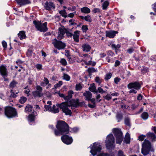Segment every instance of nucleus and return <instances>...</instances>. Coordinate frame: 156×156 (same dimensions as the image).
Masks as SVG:
<instances>
[{
	"mask_svg": "<svg viewBox=\"0 0 156 156\" xmlns=\"http://www.w3.org/2000/svg\"><path fill=\"white\" fill-rule=\"evenodd\" d=\"M148 113L146 112L143 113L141 115V118L144 120L147 119L148 118Z\"/></svg>",
	"mask_w": 156,
	"mask_h": 156,
	"instance_id": "obj_31",
	"label": "nucleus"
},
{
	"mask_svg": "<svg viewBox=\"0 0 156 156\" xmlns=\"http://www.w3.org/2000/svg\"><path fill=\"white\" fill-rule=\"evenodd\" d=\"M59 106L60 105L59 104L57 105L56 106L54 105L52 108H51V112L54 113H58L59 112L58 107H59Z\"/></svg>",
	"mask_w": 156,
	"mask_h": 156,
	"instance_id": "obj_22",
	"label": "nucleus"
},
{
	"mask_svg": "<svg viewBox=\"0 0 156 156\" xmlns=\"http://www.w3.org/2000/svg\"><path fill=\"white\" fill-rule=\"evenodd\" d=\"M109 5V2L108 1L105 2L103 4L102 6L103 8L104 9H107V6Z\"/></svg>",
	"mask_w": 156,
	"mask_h": 156,
	"instance_id": "obj_39",
	"label": "nucleus"
},
{
	"mask_svg": "<svg viewBox=\"0 0 156 156\" xmlns=\"http://www.w3.org/2000/svg\"><path fill=\"white\" fill-rule=\"evenodd\" d=\"M81 47L83 51L85 52L90 51L91 48L90 45L88 44H83Z\"/></svg>",
	"mask_w": 156,
	"mask_h": 156,
	"instance_id": "obj_19",
	"label": "nucleus"
},
{
	"mask_svg": "<svg viewBox=\"0 0 156 156\" xmlns=\"http://www.w3.org/2000/svg\"><path fill=\"white\" fill-rule=\"evenodd\" d=\"M74 13H69V14L68 15H67V16H68L69 17L72 18L74 16Z\"/></svg>",
	"mask_w": 156,
	"mask_h": 156,
	"instance_id": "obj_62",
	"label": "nucleus"
},
{
	"mask_svg": "<svg viewBox=\"0 0 156 156\" xmlns=\"http://www.w3.org/2000/svg\"><path fill=\"white\" fill-rule=\"evenodd\" d=\"M44 6L45 9L48 10H50L51 9L55 8V5L52 2H46Z\"/></svg>",
	"mask_w": 156,
	"mask_h": 156,
	"instance_id": "obj_16",
	"label": "nucleus"
},
{
	"mask_svg": "<svg viewBox=\"0 0 156 156\" xmlns=\"http://www.w3.org/2000/svg\"><path fill=\"white\" fill-rule=\"evenodd\" d=\"M16 82L15 81H13L10 83V87L13 88L16 86Z\"/></svg>",
	"mask_w": 156,
	"mask_h": 156,
	"instance_id": "obj_49",
	"label": "nucleus"
},
{
	"mask_svg": "<svg viewBox=\"0 0 156 156\" xmlns=\"http://www.w3.org/2000/svg\"><path fill=\"white\" fill-rule=\"evenodd\" d=\"M125 123L126 126H130V119L128 118H126L125 119Z\"/></svg>",
	"mask_w": 156,
	"mask_h": 156,
	"instance_id": "obj_38",
	"label": "nucleus"
},
{
	"mask_svg": "<svg viewBox=\"0 0 156 156\" xmlns=\"http://www.w3.org/2000/svg\"><path fill=\"white\" fill-rule=\"evenodd\" d=\"M130 135L128 133H127L125 136L124 142L126 144H129L130 142Z\"/></svg>",
	"mask_w": 156,
	"mask_h": 156,
	"instance_id": "obj_29",
	"label": "nucleus"
},
{
	"mask_svg": "<svg viewBox=\"0 0 156 156\" xmlns=\"http://www.w3.org/2000/svg\"><path fill=\"white\" fill-rule=\"evenodd\" d=\"M82 30L83 32H86L88 30L87 26V25H83L82 26Z\"/></svg>",
	"mask_w": 156,
	"mask_h": 156,
	"instance_id": "obj_40",
	"label": "nucleus"
},
{
	"mask_svg": "<svg viewBox=\"0 0 156 156\" xmlns=\"http://www.w3.org/2000/svg\"><path fill=\"white\" fill-rule=\"evenodd\" d=\"M112 74L111 73H109L108 74H107L105 76V79L106 80H108L109 79H110L112 76Z\"/></svg>",
	"mask_w": 156,
	"mask_h": 156,
	"instance_id": "obj_47",
	"label": "nucleus"
},
{
	"mask_svg": "<svg viewBox=\"0 0 156 156\" xmlns=\"http://www.w3.org/2000/svg\"><path fill=\"white\" fill-rule=\"evenodd\" d=\"M62 142L67 144H71L73 142V139L67 135L62 136L61 138Z\"/></svg>",
	"mask_w": 156,
	"mask_h": 156,
	"instance_id": "obj_14",
	"label": "nucleus"
},
{
	"mask_svg": "<svg viewBox=\"0 0 156 156\" xmlns=\"http://www.w3.org/2000/svg\"><path fill=\"white\" fill-rule=\"evenodd\" d=\"M60 62L63 65L65 66L67 64L66 61V60L64 58H62Z\"/></svg>",
	"mask_w": 156,
	"mask_h": 156,
	"instance_id": "obj_45",
	"label": "nucleus"
},
{
	"mask_svg": "<svg viewBox=\"0 0 156 156\" xmlns=\"http://www.w3.org/2000/svg\"><path fill=\"white\" fill-rule=\"evenodd\" d=\"M62 81H60L58 83H57L55 85V87L56 88L60 87L62 85Z\"/></svg>",
	"mask_w": 156,
	"mask_h": 156,
	"instance_id": "obj_46",
	"label": "nucleus"
},
{
	"mask_svg": "<svg viewBox=\"0 0 156 156\" xmlns=\"http://www.w3.org/2000/svg\"><path fill=\"white\" fill-rule=\"evenodd\" d=\"M101 149V146L98 144L94 143L92 147L90 152L94 156L96 154L97 152H99Z\"/></svg>",
	"mask_w": 156,
	"mask_h": 156,
	"instance_id": "obj_12",
	"label": "nucleus"
},
{
	"mask_svg": "<svg viewBox=\"0 0 156 156\" xmlns=\"http://www.w3.org/2000/svg\"><path fill=\"white\" fill-rule=\"evenodd\" d=\"M121 108L123 109H127L128 108L127 106H126L125 105H123L121 106Z\"/></svg>",
	"mask_w": 156,
	"mask_h": 156,
	"instance_id": "obj_59",
	"label": "nucleus"
},
{
	"mask_svg": "<svg viewBox=\"0 0 156 156\" xmlns=\"http://www.w3.org/2000/svg\"><path fill=\"white\" fill-rule=\"evenodd\" d=\"M62 78L63 79H64L66 81H68L70 80V77L68 75L66 74H64Z\"/></svg>",
	"mask_w": 156,
	"mask_h": 156,
	"instance_id": "obj_35",
	"label": "nucleus"
},
{
	"mask_svg": "<svg viewBox=\"0 0 156 156\" xmlns=\"http://www.w3.org/2000/svg\"><path fill=\"white\" fill-rule=\"evenodd\" d=\"M151 59L152 60L156 61V56H153L151 57Z\"/></svg>",
	"mask_w": 156,
	"mask_h": 156,
	"instance_id": "obj_63",
	"label": "nucleus"
},
{
	"mask_svg": "<svg viewBox=\"0 0 156 156\" xmlns=\"http://www.w3.org/2000/svg\"><path fill=\"white\" fill-rule=\"evenodd\" d=\"M101 97V96L100 95V94H98L97 96L96 97V99L98 101V102H100L101 101V99H100V100H99L98 101V100Z\"/></svg>",
	"mask_w": 156,
	"mask_h": 156,
	"instance_id": "obj_60",
	"label": "nucleus"
},
{
	"mask_svg": "<svg viewBox=\"0 0 156 156\" xmlns=\"http://www.w3.org/2000/svg\"><path fill=\"white\" fill-rule=\"evenodd\" d=\"M89 89L90 91L93 92L97 93L98 92L94 83L91 84Z\"/></svg>",
	"mask_w": 156,
	"mask_h": 156,
	"instance_id": "obj_25",
	"label": "nucleus"
},
{
	"mask_svg": "<svg viewBox=\"0 0 156 156\" xmlns=\"http://www.w3.org/2000/svg\"><path fill=\"white\" fill-rule=\"evenodd\" d=\"M82 57L83 58V59L78 60V62H83L85 64L87 65L91 64L92 61L91 60L92 58L90 57L89 55L87 54H83Z\"/></svg>",
	"mask_w": 156,
	"mask_h": 156,
	"instance_id": "obj_10",
	"label": "nucleus"
},
{
	"mask_svg": "<svg viewBox=\"0 0 156 156\" xmlns=\"http://www.w3.org/2000/svg\"><path fill=\"white\" fill-rule=\"evenodd\" d=\"M80 31L79 30L75 31L73 35V37L74 40L76 42L79 41V35Z\"/></svg>",
	"mask_w": 156,
	"mask_h": 156,
	"instance_id": "obj_21",
	"label": "nucleus"
},
{
	"mask_svg": "<svg viewBox=\"0 0 156 156\" xmlns=\"http://www.w3.org/2000/svg\"><path fill=\"white\" fill-rule=\"evenodd\" d=\"M0 72L2 76H7V71L5 66L3 65L0 66Z\"/></svg>",
	"mask_w": 156,
	"mask_h": 156,
	"instance_id": "obj_18",
	"label": "nucleus"
},
{
	"mask_svg": "<svg viewBox=\"0 0 156 156\" xmlns=\"http://www.w3.org/2000/svg\"><path fill=\"white\" fill-rule=\"evenodd\" d=\"M66 34L67 36L68 37H72V36H73V34L69 32H66Z\"/></svg>",
	"mask_w": 156,
	"mask_h": 156,
	"instance_id": "obj_64",
	"label": "nucleus"
},
{
	"mask_svg": "<svg viewBox=\"0 0 156 156\" xmlns=\"http://www.w3.org/2000/svg\"><path fill=\"white\" fill-rule=\"evenodd\" d=\"M143 94H139L137 97V100L139 101L143 99Z\"/></svg>",
	"mask_w": 156,
	"mask_h": 156,
	"instance_id": "obj_53",
	"label": "nucleus"
},
{
	"mask_svg": "<svg viewBox=\"0 0 156 156\" xmlns=\"http://www.w3.org/2000/svg\"><path fill=\"white\" fill-rule=\"evenodd\" d=\"M66 32V30L64 28L60 27L58 29V32L57 34V38L58 39H61L64 37V35Z\"/></svg>",
	"mask_w": 156,
	"mask_h": 156,
	"instance_id": "obj_15",
	"label": "nucleus"
},
{
	"mask_svg": "<svg viewBox=\"0 0 156 156\" xmlns=\"http://www.w3.org/2000/svg\"><path fill=\"white\" fill-rule=\"evenodd\" d=\"M111 46L112 48L115 49L116 52L117 51H116L118 50V49L120 47V46L119 44H118L116 45L115 44H112Z\"/></svg>",
	"mask_w": 156,
	"mask_h": 156,
	"instance_id": "obj_37",
	"label": "nucleus"
},
{
	"mask_svg": "<svg viewBox=\"0 0 156 156\" xmlns=\"http://www.w3.org/2000/svg\"><path fill=\"white\" fill-rule=\"evenodd\" d=\"M88 71L89 73H91L96 72V70L94 68H88Z\"/></svg>",
	"mask_w": 156,
	"mask_h": 156,
	"instance_id": "obj_44",
	"label": "nucleus"
},
{
	"mask_svg": "<svg viewBox=\"0 0 156 156\" xmlns=\"http://www.w3.org/2000/svg\"><path fill=\"white\" fill-rule=\"evenodd\" d=\"M142 84V83H139L137 82V90L140 89L141 87V85Z\"/></svg>",
	"mask_w": 156,
	"mask_h": 156,
	"instance_id": "obj_58",
	"label": "nucleus"
},
{
	"mask_svg": "<svg viewBox=\"0 0 156 156\" xmlns=\"http://www.w3.org/2000/svg\"><path fill=\"white\" fill-rule=\"evenodd\" d=\"M145 137V136L141 135L139 136V140L140 141H143Z\"/></svg>",
	"mask_w": 156,
	"mask_h": 156,
	"instance_id": "obj_54",
	"label": "nucleus"
},
{
	"mask_svg": "<svg viewBox=\"0 0 156 156\" xmlns=\"http://www.w3.org/2000/svg\"><path fill=\"white\" fill-rule=\"evenodd\" d=\"M120 80V78H119L118 77H116L114 79V82L116 84H117Z\"/></svg>",
	"mask_w": 156,
	"mask_h": 156,
	"instance_id": "obj_55",
	"label": "nucleus"
},
{
	"mask_svg": "<svg viewBox=\"0 0 156 156\" xmlns=\"http://www.w3.org/2000/svg\"><path fill=\"white\" fill-rule=\"evenodd\" d=\"M19 37L21 40L25 38L26 36L24 32L23 31H20L18 34Z\"/></svg>",
	"mask_w": 156,
	"mask_h": 156,
	"instance_id": "obj_30",
	"label": "nucleus"
},
{
	"mask_svg": "<svg viewBox=\"0 0 156 156\" xmlns=\"http://www.w3.org/2000/svg\"><path fill=\"white\" fill-rule=\"evenodd\" d=\"M56 127L58 129V131L55 129L54 131L55 134L56 136H58L59 134L62 135L68 134L69 132L68 125L63 121H58Z\"/></svg>",
	"mask_w": 156,
	"mask_h": 156,
	"instance_id": "obj_1",
	"label": "nucleus"
},
{
	"mask_svg": "<svg viewBox=\"0 0 156 156\" xmlns=\"http://www.w3.org/2000/svg\"><path fill=\"white\" fill-rule=\"evenodd\" d=\"M35 66L38 70L42 69V65L41 64H37Z\"/></svg>",
	"mask_w": 156,
	"mask_h": 156,
	"instance_id": "obj_50",
	"label": "nucleus"
},
{
	"mask_svg": "<svg viewBox=\"0 0 156 156\" xmlns=\"http://www.w3.org/2000/svg\"><path fill=\"white\" fill-rule=\"evenodd\" d=\"M17 3L20 5H25L30 3L29 0H16Z\"/></svg>",
	"mask_w": 156,
	"mask_h": 156,
	"instance_id": "obj_24",
	"label": "nucleus"
},
{
	"mask_svg": "<svg viewBox=\"0 0 156 156\" xmlns=\"http://www.w3.org/2000/svg\"><path fill=\"white\" fill-rule=\"evenodd\" d=\"M112 131L116 137V143L120 144L123 139L122 133L120 129L119 128H114Z\"/></svg>",
	"mask_w": 156,
	"mask_h": 156,
	"instance_id": "obj_4",
	"label": "nucleus"
},
{
	"mask_svg": "<svg viewBox=\"0 0 156 156\" xmlns=\"http://www.w3.org/2000/svg\"><path fill=\"white\" fill-rule=\"evenodd\" d=\"M95 80L96 82L98 83H101V81L100 78L98 77H97L96 78Z\"/></svg>",
	"mask_w": 156,
	"mask_h": 156,
	"instance_id": "obj_61",
	"label": "nucleus"
},
{
	"mask_svg": "<svg viewBox=\"0 0 156 156\" xmlns=\"http://www.w3.org/2000/svg\"><path fill=\"white\" fill-rule=\"evenodd\" d=\"M52 44L55 48L59 50L64 48L66 46L65 43L61 41H58L56 39L52 41Z\"/></svg>",
	"mask_w": 156,
	"mask_h": 156,
	"instance_id": "obj_8",
	"label": "nucleus"
},
{
	"mask_svg": "<svg viewBox=\"0 0 156 156\" xmlns=\"http://www.w3.org/2000/svg\"><path fill=\"white\" fill-rule=\"evenodd\" d=\"M33 23L38 30L43 32L46 31L48 30V28L47 27V22L41 23L40 22H37L36 21H34Z\"/></svg>",
	"mask_w": 156,
	"mask_h": 156,
	"instance_id": "obj_6",
	"label": "nucleus"
},
{
	"mask_svg": "<svg viewBox=\"0 0 156 156\" xmlns=\"http://www.w3.org/2000/svg\"><path fill=\"white\" fill-rule=\"evenodd\" d=\"M147 137L151 138L153 141H155L156 136L152 133L149 132L147 134Z\"/></svg>",
	"mask_w": 156,
	"mask_h": 156,
	"instance_id": "obj_23",
	"label": "nucleus"
},
{
	"mask_svg": "<svg viewBox=\"0 0 156 156\" xmlns=\"http://www.w3.org/2000/svg\"><path fill=\"white\" fill-rule=\"evenodd\" d=\"M104 98L108 100H109L112 98L111 96L109 94H107L104 97Z\"/></svg>",
	"mask_w": 156,
	"mask_h": 156,
	"instance_id": "obj_52",
	"label": "nucleus"
},
{
	"mask_svg": "<svg viewBox=\"0 0 156 156\" xmlns=\"http://www.w3.org/2000/svg\"><path fill=\"white\" fill-rule=\"evenodd\" d=\"M59 12L62 16L64 17L65 18H66L67 17L65 10L60 11Z\"/></svg>",
	"mask_w": 156,
	"mask_h": 156,
	"instance_id": "obj_36",
	"label": "nucleus"
},
{
	"mask_svg": "<svg viewBox=\"0 0 156 156\" xmlns=\"http://www.w3.org/2000/svg\"><path fill=\"white\" fill-rule=\"evenodd\" d=\"M34 120V116L32 115H29L28 117V120L32 121Z\"/></svg>",
	"mask_w": 156,
	"mask_h": 156,
	"instance_id": "obj_51",
	"label": "nucleus"
},
{
	"mask_svg": "<svg viewBox=\"0 0 156 156\" xmlns=\"http://www.w3.org/2000/svg\"><path fill=\"white\" fill-rule=\"evenodd\" d=\"M36 89L37 90L33 92V95L35 97H41L43 96L42 93V88L39 86H36Z\"/></svg>",
	"mask_w": 156,
	"mask_h": 156,
	"instance_id": "obj_13",
	"label": "nucleus"
},
{
	"mask_svg": "<svg viewBox=\"0 0 156 156\" xmlns=\"http://www.w3.org/2000/svg\"><path fill=\"white\" fill-rule=\"evenodd\" d=\"M118 33V32L115 31H106V36L110 38H113L115 36V34Z\"/></svg>",
	"mask_w": 156,
	"mask_h": 156,
	"instance_id": "obj_17",
	"label": "nucleus"
},
{
	"mask_svg": "<svg viewBox=\"0 0 156 156\" xmlns=\"http://www.w3.org/2000/svg\"><path fill=\"white\" fill-rule=\"evenodd\" d=\"M98 90L100 93L103 94L105 93V91L101 87H99L98 88Z\"/></svg>",
	"mask_w": 156,
	"mask_h": 156,
	"instance_id": "obj_48",
	"label": "nucleus"
},
{
	"mask_svg": "<svg viewBox=\"0 0 156 156\" xmlns=\"http://www.w3.org/2000/svg\"><path fill=\"white\" fill-rule=\"evenodd\" d=\"M73 94V91L72 90H70L68 92V94L67 96L64 97V99L67 100L70 99L72 97Z\"/></svg>",
	"mask_w": 156,
	"mask_h": 156,
	"instance_id": "obj_28",
	"label": "nucleus"
},
{
	"mask_svg": "<svg viewBox=\"0 0 156 156\" xmlns=\"http://www.w3.org/2000/svg\"><path fill=\"white\" fill-rule=\"evenodd\" d=\"M127 87L129 89L132 88L136 89V82L130 83L128 85Z\"/></svg>",
	"mask_w": 156,
	"mask_h": 156,
	"instance_id": "obj_27",
	"label": "nucleus"
},
{
	"mask_svg": "<svg viewBox=\"0 0 156 156\" xmlns=\"http://www.w3.org/2000/svg\"><path fill=\"white\" fill-rule=\"evenodd\" d=\"M27 100V98H26L24 97H21L20 100V102L21 104H23Z\"/></svg>",
	"mask_w": 156,
	"mask_h": 156,
	"instance_id": "obj_41",
	"label": "nucleus"
},
{
	"mask_svg": "<svg viewBox=\"0 0 156 156\" xmlns=\"http://www.w3.org/2000/svg\"><path fill=\"white\" fill-rule=\"evenodd\" d=\"M81 12L85 13H89L90 12V9L87 7H84L81 9Z\"/></svg>",
	"mask_w": 156,
	"mask_h": 156,
	"instance_id": "obj_26",
	"label": "nucleus"
},
{
	"mask_svg": "<svg viewBox=\"0 0 156 156\" xmlns=\"http://www.w3.org/2000/svg\"><path fill=\"white\" fill-rule=\"evenodd\" d=\"M68 101L69 103H70L69 104L72 109L77 108L79 105L81 106L84 104L83 102H79V100L78 99H72Z\"/></svg>",
	"mask_w": 156,
	"mask_h": 156,
	"instance_id": "obj_9",
	"label": "nucleus"
},
{
	"mask_svg": "<svg viewBox=\"0 0 156 156\" xmlns=\"http://www.w3.org/2000/svg\"><path fill=\"white\" fill-rule=\"evenodd\" d=\"M142 153L144 155L147 154L151 148V145L148 140H145L142 145Z\"/></svg>",
	"mask_w": 156,
	"mask_h": 156,
	"instance_id": "obj_5",
	"label": "nucleus"
},
{
	"mask_svg": "<svg viewBox=\"0 0 156 156\" xmlns=\"http://www.w3.org/2000/svg\"><path fill=\"white\" fill-rule=\"evenodd\" d=\"M69 104L70 103L67 101L62 102L60 105V108L66 115H70L72 113L71 110L70 109L71 106Z\"/></svg>",
	"mask_w": 156,
	"mask_h": 156,
	"instance_id": "obj_3",
	"label": "nucleus"
},
{
	"mask_svg": "<svg viewBox=\"0 0 156 156\" xmlns=\"http://www.w3.org/2000/svg\"><path fill=\"white\" fill-rule=\"evenodd\" d=\"M105 142L107 148H109L114 143V139L112 134H110L107 136Z\"/></svg>",
	"mask_w": 156,
	"mask_h": 156,
	"instance_id": "obj_11",
	"label": "nucleus"
},
{
	"mask_svg": "<svg viewBox=\"0 0 156 156\" xmlns=\"http://www.w3.org/2000/svg\"><path fill=\"white\" fill-rule=\"evenodd\" d=\"M84 96L85 97V99L86 100L89 101L92 97V94L90 91H86L83 94Z\"/></svg>",
	"mask_w": 156,
	"mask_h": 156,
	"instance_id": "obj_20",
	"label": "nucleus"
},
{
	"mask_svg": "<svg viewBox=\"0 0 156 156\" xmlns=\"http://www.w3.org/2000/svg\"><path fill=\"white\" fill-rule=\"evenodd\" d=\"M49 81L48 79L46 77H44V82H42L41 83V86H45L46 85L48 84Z\"/></svg>",
	"mask_w": 156,
	"mask_h": 156,
	"instance_id": "obj_32",
	"label": "nucleus"
},
{
	"mask_svg": "<svg viewBox=\"0 0 156 156\" xmlns=\"http://www.w3.org/2000/svg\"><path fill=\"white\" fill-rule=\"evenodd\" d=\"M85 20L87 22H91V19L90 16L88 15L87 16H85Z\"/></svg>",
	"mask_w": 156,
	"mask_h": 156,
	"instance_id": "obj_43",
	"label": "nucleus"
},
{
	"mask_svg": "<svg viewBox=\"0 0 156 156\" xmlns=\"http://www.w3.org/2000/svg\"><path fill=\"white\" fill-rule=\"evenodd\" d=\"M2 44L4 48H6L7 47V43L5 41H3L2 42Z\"/></svg>",
	"mask_w": 156,
	"mask_h": 156,
	"instance_id": "obj_57",
	"label": "nucleus"
},
{
	"mask_svg": "<svg viewBox=\"0 0 156 156\" xmlns=\"http://www.w3.org/2000/svg\"><path fill=\"white\" fill-rule=\"evenodd\" d=\"M32 110V106L29 105H27L25 108V112H31Z\"/></svg>",
	"mask_w": 156,
	"mask_h": 156,
	"instance_id": "obj_33",
	"label": "nucleus"
},
{
	"mask_svg": "<svg viewBox=\"0 0 156 156\" xmlns=\"http://www.w3.org/2000/svg\"><path fill=\"white\" fill-rule=\"evenodd\" d=\"M56 127L58 129V131L55 129L54 131L55 134L56 136H58L59 134L62 135L68 134L69 132L68 125L63 121H58Z\"/></svg>",
	"mask_w": 156,
	"mask_h": 156,
	"instance_id": "obj_2",
	"label": "nucleus"
},
{
	"mask_svg": "<svg viewBox=\"0 0 156 156\" xmlns=\"http://www.w3.org/2000/svg\"><path fill=\"white\" fill-rule=\"evenodd\" d=\"M83 87V85L81 84H77L76 85V90H80L82 89Z\"/></svg>",
	"mask_w": 156,
	"mask_h": 156,
	"instance_id": "obj_34",
	"label": "nucleus"
},
{
	"mask_svg": "<svg viewBox=\"0 0 156 156\" xmlns=\"http://www.w3.org/2000/svg\"><path fill=\"white\" fill-rule=\"evenodd\" d=\"M44 111H49L51 112V106L50 105H45L44 106Z\"/></svg>",
	"mask_w": 156,
	"mask_h": 156,
	"instance_id": "obj_42",
	"label": "nucleus"
},
{
	"mask_svg": "<svg viewBox=\"0 0 156 156\" xmlns=\"http://www.w3.org/2000/svg\"><path fill=\"white\" fill-rule=\"evenodd\" d=\"M5 114L8 117H12L16 115L17 112L14 108L8 107L5 108Z\"/></svg>",
	"mask_w": 156,
	"mask_h": 156,
	"instance_id": "obj_7",
	"label": "nucleus"
},
{
	"mask_svg": "<svg viewBox=\"0 0 156 156\" xmlns=\"http://www.w3.org/2000/svg\"><path fill=\"white\" fill-rule=\"evenodd\" d=\"M118 156H125L124 154H123V152L122 151H119L118 152Z\"/></svg>",
	"mask_w": 156,
	"mask_h": 156,
	"instance_id": "obj_56",
	"label": "nucleus"
}]
</instances>
